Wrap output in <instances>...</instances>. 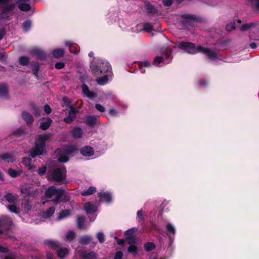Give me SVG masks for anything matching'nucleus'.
<instances>
[{
  "mask_svg": "<svg viewBox=\"0 0 259 259\" xmlns=\"http://www.w3.org/2000/svg\"><path fill=\"white\" fill-rule=\"evenodd\" d=\"M24 133V131L22 128H18L14 132L13 134L16 136H20Z\"/></svg>",
  "mask_w": 259,
  "mask_h": 259,
  "instance_id": "55",
  "label": "nucleus"
},
{
  "mask_svg": "<svg viewBox=\"0 0 259 259\" xmlns=\"http://www.w3.org/2000/svg\"><path fill=\"white\" fill-rule=\"evenodd\" d=\"M52 54L55 58H61L64 55V50L61 48L54 49L52 52Z\"/></svg>",
  "mask_w": 259,
  "mask_h": 259,
  "instance_id": "33",
  "label": "nucleus"
},
{
  "mask_svg": "<svg viewBox=\"0 0 259 259\" xmlns=\"http://www.w3.org/2000/svg\"><path fill=\"white\" fill-rule=\"evenodd\" d=\"M70 135L73 138L79 139L82 138L83 132L80 127L74 126L70 131Z\"/></svg>",
  "mask_w": 259,
  "mask_h": 259,
  "instance_id": "20",
  "label": "nucleus"
},
{
  "mask_svg": "<svg viewBox=\"0 0 259 259\" xmlns=\"http://www.w3.org/2000/svg\"><path fill=\"white\" fill-rule=\"evenodd\" d=\"M97 119L96 117L94 115H90L87 117L85 119V123L90 126H94L96 122Z\"/></svg>",
  "mask_w": 259,
  "mask_h": 259,
  "instance_id": "34",
  "label": "nucleus"
},
{
  "mask_svg": "<svg viewBox=\"0 0 259 259\" xmlns=\"http://www.w3.org/2000/svg\"><path fill=\"white\" fill-rule=\"evenodd\" d=\"M69 249L67 247L60 246L56 250L58 257L60 259H63L68 254Z\"/></svg>",
  "mask_w": 259,
  "mask_h": 259,
  "instance_id": "22",
  "label": "nucleus"
},
{
  "mask_svg": "<svg viewBox=\"0 0 259 259\" xmlns=\"http://www.w3.org/2000/svg\"><path fill=\"white\" fill-rule=\"evenodd\" d=\"M55 207L54 206H51L49 208L45 211L40 213V215L44 219H47L50 218L54 213Z\"/></svg>",
  "mask_w": 259,
  "mask_h": 259,
  "instance_id": "23",
  "label": "nucleus"
},
{
  "mask_svg": "<svg viewBox=\"0 0 259 259\" xmlns=\"http://www.w3.org/2000/svg\"><path fill=\"white\" fill-rule=\"evenodd\" d=\"M171 53V50L169 49L167 47H162L160 51V56H158L154 59L153 64L158 66L161 63L165 64L169 63L172 59Z\"/></svg>",
  "mask_w": 259,
  "mask_h": 259,
  "instance_id": "7",
  "label": "nucleus"
},
{
  "mask_svg": "<svg viewBox=\"0 0 259 259\" xmlns=\"http://www.w3.org/2000/svg\"><path fill=\"white\" fill-rule=\"evenodd\" d=\"M109 113L111 115L113 116H116L118 115V114L117 111L113 108L110 109Z\"/></svg>",
  "mask_w": 259,
  "mask_h": 259,
  "instance_id": "59",
  "label": "nucleus"
},
{
  "mask_svg": "<svg viewBox=\"0 0 259 259\" xmlns=\"http://www.w3.org/2000/svg\"><path fill=\"white\" fill-rule=\"evenodd\" d=\"M31 158L30 157H24L23 159V164L27 167H28L29 170H31L35 168V166L31 165Z\"/></svg>",
  "mask_w": 259,
  "mask_h": 259,
  "instance_id": "37",
  "label": "nucleus"
},
{
  "mask_svg": "<svg viewBox=\"0 0 259 259\" xmlns=\"http://www.w3.org/2000/svg\"><path fill=\"white\" fill-rule=\"evenodd\" d=\"M13 0H0V9L2 11V15L9 14L12 13L16 9V4L19 9L23 12L31 10L32 8L28 3V0H16V3Z\"/></svg>",
  "mask_w": 259,
  "mask_h": 259,
  "instance_id": "3",
  "label": "nucleus"
},
{
  "mask_svg": "<svg viewBox=\"0 0 259 259\" xmlns=\"http://www.w3.org/2000/svg\"><path fill=\"white\" fill-rule=\"evenodd\" d=\"M83 209L87 214H90V215L89 216L90 221H94L96 218L97 216V215L95 214L94 213L97 210V206L88 202L84 204Z\"/></svg>",
  "mask_w": 259,
  "mask_h": 259,
  "instance_id": "9",
  "label": "nucleus"
},
{
  "mask_svg": "<svg viewBox=\"0 0 259 259\" xmlns=\"http://www.w3.org/2000/svg\"><path fill=\"white\" fill-rule=\"evenodd\" d=\"M235 28V23H230L228 24L226 26V30L228 31H231Z\"/></svg>",
  "mask_w": 259,
  "mask_h": 259,
  "instance_id": "54",
  "label": "nucleus"
},
{
  "mask_svg": "<svg viewBox=\"0 0 259 259\" xmlns=\"http://www.w3.org/2000/svg\"><path fill=\"white\" fill-rule=\"evenodd\" d=\"M55 67L57 69H61L65 67V64L62 62H57L55 64Z\"/></svg>",
  "mask_w": 259,
  "mask_h": 259,
  "instance_id": "57",
  "label": "nucleus"
},
{
  "mask_svg": "<svg viewBox=\"0 0 259 259\" xmlns=\"http://www.w3.org/2000/svg\"><path fill=\"white\" fill-rule=\"evenodd\" d=\"M98 196L101 202L110 203L112 201V194L110 192H101L98 193Z\"/></svg>",
  "mask_w": 259,
  "mask_h": 259,
  "instance_id": "16",
  "label": "nucleus"
},
{
  "mask_svg": "<svg viewBox=\"0 0 259 259\" xmlns=\"http://www.w3.org/2000/svg\"><path fill=\"white\" fill-rule=\"evenodd\" d=\"M8 172L9 175L13 178H16L20 175V171H17L12 168L9 169Z\"/></svg>",
  "mask_w": 259,
  "mask_h": 259,
  "instance_id": "48",
  "label": "nucleus"
},
{
  "mask_svg": "<svg viewBox=\"0 0 259 259\" xmlns=\"http://www.w3.org/2000/svg\"><path fill=\"white\" fill-rule=\"evenodd\" d=\"M5 198L9 203H14L17 200L18 196L13 193H7L5 195Z\"/></svg>",
  "mask_w": 259,
  "mask_h": 259,
  "instance_id": "31",
  "label": "nucleus"
},
{
  "mask_svg": "<svg viewBox=\"0 0 259 259\" xmlns=\"http://www.w3.org/2000/svg\"><path fill=\"white\" fill-rule=\"evenodd\" d=\"M76 223L77 227L79 229L82 230L87 228V226L85 224V217L83 215L78 216Z\"/></svg>",
  "mask_w": 259,
  "mask_h": 259,
  "instance_id": "29",
  "label": "nucleus"
},
{
  "mask_svg": "<svg viewBox=\"0 0 259 259\" xmlns=\"http://www.w3.org/2000/svg\"><path fill=\"white\" fill-rule=\"evenodd\" d=\"M96 238L100 243H102L105 241V236L102 232H100L97 233Z\"/></svg>",
  "mask_w": 259,
  "mask_h": 259,
  "instance_id": "49",
  "label": "nucleus"
},
{
  "mask_svg": "<svg viewBox=\"0 0 259 259\" xmlns=\"http://www.w3.org/2000/svg\"><path fill=\"white\" fill-rule=\"evenodd\" d=\"M76 150L75 147L72 145L58 149L56 153L58 161L61 162H67L68 160V156L73 153Z\"/></svg>",
  "mask_w": 259,
  "mask_h": 259,
  "instance_id": "8",
  "label": "nucleus"
},
{
  "mask_svg": "<svg viewBox=\"0 0 259 259\" xmlns=\"http://www.w3.org/2000/svg\"><path fill=\"white\" fill-rule=\"evenodd\" d=\"M139 66L144 67L150 68L151 66V63L147 60H144L139 63Z\"/></svg>",
  "mask_w": 259,
  "mask_h": 259,
  "instance_id": "51",
  "label": "nucleus"
},
{
  "mask_svg": "<svg viewBox=\"0 0 259 259\" xmlns=\"http://www.w3.org/2000/svg\"><path fill=\"white\" fill-rule=\"evenodd\" d=\"M24 208L25 210L29 211L31 209V205L30 204L29 201H27L24 204Z\"/></svg>",
  "mask_w": 259,
  "mask_h": 259,
  "instance_id": "63",
  "label": "nucleus"
},
{
  "mask_svg": "<svg viewBox=\"0 0 259 259\" xmlns=\"http://www.w3.org/2000/svg\"><path fill=\"white\" fill-rule=\"evenodd\" d=\"M31 68L33 74L36 77H38V72L39 71L40 65L37 62H32L31 63Z\"/></svg>",
  "mask_w": 259,
  "mask_h": 259,
  "instance_id": "30",
  "label": "nucleus"
},
{
  "mask_svg": "<svg viewBox=\"0 0 259 259\" xmlns=\"http://www.w3.org/2000/svg\"><path fill=\"white\" fill-rule=\"evenodd\" d=\"M0 98L6 99L9 98L8 86L5 83L0 84Z\"/></svg>",
  "mask_w": 259,
  "mask_h": 259,
  "instance_id": "26",
  "label": "nucleus"
},
{
  "mask_svg": "<svg viewBox=\"0 0 259 259\" xmlns=\"http://www.w3.org/2000/svg\"><path fill=\"white\" fill-rule=\"evenodd\" d=\"M66 170L63 165H57L55 167H50L47 172L48 178L64 184L66 178Z\"/></svg>",
  "mask_w": 259,
  "mask_h": 259,
  "instance_id": "4",
  "label": "nucleus"
},
{
  "mask_svg": "<svg viewBox=\"0 0 259 259\" xmlns=\"http://www.w3.org/2000/svg\"><path fill=\"white\" fill-rule=\"evenodd\" d=\"M31 53L34 56L37 57L39 59H45L47 57L46 53L41 50L38 49H34L31 51Z\"/></svg>",
  "mask_w": 259,
  "mask_h": 259,
  "instance_id": "28",
  "label": "nucleus"
},
{
  "mask_svg": "<svg viewBox=\"0 0 259 259\" xmlns=\"http://www.w3.org/2000/svg\"><path fill=\"white\" fill-rule=\"evenodd\" d=\"M165 229L170 244L174 241L175 236L176 234V229L175 226L170 223H167L165 225Z\"/></svg>",
  "mask_w": 259,
  "mask_h": 259,
  "instance_id": "11",
  "label": "nucleus"
},
{
  "mask_svg": "<svg viewBox=\"0 0 259 259\" xmlns=\"http://www.w3.org/2000/svg\"><path fill=\"white\" fill-rule=\"evenodd\" d=\"M117 15L115 13L110 12L107 15V19L109 23H112L116 20Z\"/></svg>",
  "mask_w": 259,
  "mask_h": 259,
  "instance_id": "40",
  "label": "nucleus"
},
{
  "mask_svg": "<svg viewBox=\"0 0 259 259\" xmlns=\"http://www.w3.org/2000/svg\"><path fill=\"white\" fill-rule=\"evenodd\" d=\"M30 59L26 56H21L19 58V64L23 66H26L28 64Z\"/></svg>",
  "mask_w": 259,
  "mask_h": 259,
  "instance_id": "43",
  "label": "nucleus"
},
{
  "mask_svg": "<svg viewBox=\"0 0 259 259\" xmlns=\"http://www.w3.org/2000/svg\"><path fill=\"white\" fill-rule=\"evenodd\" d=\"M0 252L3 254L0 255V259H16V255L5 247L0 245Z\"/></svg>",
  "mask_w": 259,
  "mask_h": 259,
  "instance_id": "12",
  "label": "nucleus"
},
{
  "mask_svg": "<svg viewBox=\"0 0 259 259\" xmlns=\"http://www.w3.org/2000/svg\"><path fill=\"white\" fill-rule=\"evenodd\" d=\"M32 22L30 20H27L22 23V28L24 32H27L31 28Z\"/></svg>",
  "mask_w": 259,
  "mask_h": 259,
  "instance_id": "42",
  "label": "nucleus"
},
{
  "mask_svg": "<svg viewBox=\"0 0 259 259\" xmlns=\"http://www.w3.org/2000/svg\"><path fill=\"white\" fill-rule=\"evenodd\" d=\"M144 8L149 16L155 17L157 16L158 11L157 9L150 3L145 4Z\"/></svg>",
  "mask_w": 259,
  "mask_h": 259,
  "instance_id": "17",
  "label": "nucleus"
},
{
  "mask_svg": "<svg viewBox=\"0 0 259 259\" xmlns=\"http://www.w3.org/2000/svg\"><path fill=\"white\" fill-rule=\"evenodd\" d=\"M142 26L143 31L146 32H150L153 29L152 24L148 22L144 23Z\"/></svg>",
  "mask_w": 259,
  "mask_h": 259,
  "instance_id": "44",
  "label": "nucleus"
},
{
  "mask_svg": "<svg viewBox=\"0 0 259 259\" xmlns=\"http://www.w3.org/2000/svg\"><path fill=\"white\" fill-rule=\"evenodd\" d=\"M82 90L84 95L90 99H93L97 96V94L90 91L89 87L85 84L81 86Z\"/></svg>",
  "mask_w": 259,
  "mask_h": 259,
  "instance_id": "21",
  "label": "nucleus"
},
{
  "mask_svg": "<svg viewBox=\"0 0 259 259\" xmlns=\"http://www.w3.org/2000/svg\"><path fill=\"white\" fill-rule=\"evenodd\" d=\"M80 153L83 156L89 158L94 156L95 151L92 147L86 145L80 149Z\"/></svg>",
  "mask_w": 259,
  "mask_h": 259,
  "instance_id": "13",
  "label": "nucleus"
},
{
  "mask_svg": "<svg viewBox=\"0 0 259 259\" xmlns=\"http://www.w3.org/2000/svg\"><path fill=\"white\" fill-rule=\"evenodd\" d=\"M137 216H138V218L139 219V221H143L144 220V218H143V211H142V210H139L137 211Z\"/></svg>",
  "mask_w": 259,
  "mask_h": 259,
  "instance_id": "61",
  "label": "nucleus"
},
{
  "mask_svg": "<svg viewBox=\"0 0 259 259\" xmlns=\"http://www.w3.org/2000/svg\"><path fill=\"white\" fill-rule=\"evenodd\" d=\"M69 51L70 53L74 54H77L78 53V50L76 46H74L73 45L70 47Z\"/></svg>",
  "mask_w": 259,
  "mask_h": 259,
  "instance_id": "56",
  "label": "nucleus"
},
{
  "mask_svg": "<svg viewBox=\"0 0 259 259\" xmlns=\"http://www.w3.org/2000/svg\"><path fill=\"white\" fill-rule=\"evenodd\" d=\"M96 191V188L95 187L91 186L87 190L82 191L80 194L82 196H89L93 194Z\"/></svg>",
  "mask_w": 259,
  "mask_h": 259,
  "instance_id": "36",
  "label": "nucleus"
},
{
  "mask_svg": "<svg viewBox=\"0 0 259 259\" xmlns=\"http://www.w3.org/2000/svg\"><path fill=\"white\" fill-rule=\"evenodd\" d=\"M95 108L100 112H104L105 111V108L100 104H96L95 106Z\"/></svg>",
  "mask_w": 259,
  "mask_h": 259,
  "instance_id": "52",
  "label": "nucleus"
},
{
  "mask_svg": "<svg viewBox=\"0 0 259 259\" xmlns=\"http://www.w3.org/2000/svg\"><path fill=\"white\" fill-rule=\"evenodd\" d=\"M7 208L11 212H14V213H16V214H18L19 213V209L18 208L14 205H7Z\"/></svg>",
  "mask_w": 259,
  "mask_h": 259,
  "instance_id": "47",
  "label": "nucleus"
},
{
  "mask_svg": "<svg viewBox=\"0 0 259 259\" xmlns=\"http://www.w3.org/2000/svg\"><path fill=\"white\" fill-rule=\"evenodd\" d=\"M88 56L93 58L90 63V69L93 74L97 76V83L100 85H105L112 79L113 76L110 64L103 58L94 57V53L93 52H90Z\"/></svg>",
  "mask_w": 259,
  "mask_h": 259,
  "instance_id": "1",
  "label": "nucleus"
},
{
  "mask_svg": "<svg viewBox=\"0 0 259 259\" xmlns=\"http://www.w3.org/2000/svg\"><path fill=\"white\" fill-rule=\"evenodd\" d=\"M78 112V110L76 108L71 107L68 113L67 117L64 118L63 121L68 124L71 123L76 118V114Z\"/></svg>",
  "mask_w": 259,
  "mask_h": 259,
  "instance_id": "14",
  "label": "nucleus"
},
{
  "mask_svg": "<svg viewBox=\"0 0 259 259\" xmlns=\"http://www.w3.org/2000/svg\"><path fill=\"white\" fill-rule=\"evenodd\" d=\"M247 2L252 6L254 10L259 11V0H247Z\"/></svg>",
  "mask_w": 259,
  "mask_h": 259,
  "instance_id": "39",
  "label": "nucleus"
},
{
  "mask_svg": "<svg viewBox=\"0 0 259 259\" xmlns=\"http://www.w3.org/2000/svg\"><path fill=\"white\" fill-rule=\"evenodd\" d=\"M70 214V211L64 210L60 212L57 217V220L60 221L68 217Z\"/></svg>",
  "mask_w": 259,
  "mask_h": 259,
  "instance_id": "38",
  "label": "nucleus"
},
{
  "mask_svg": "<svg viewBox=\"0 0 259 259\" xmlns=\"http://www.w3.org/2000/svg\"><path fill=\"white\" fill-rule=\"evenodd\" d=\"M44 111L46 114H49L51 112L52 109L49 105L46 104L44 106Z\"/></svg>",
  "mask_w": 259,
  "mask_h": 259,
  "instance_id": "60",
  "label": "nucleus"
},
{
  "mask_svg": "<svg viewBox=\"0 0 259 259\" xmlns=\"http://www.w3.org/2000/svg\"><path fill=\"white\" fill-rule=\"evenodd\" d=\"M180 49L189 54H195L198 53L205 55L209 60L216 61L221 60V57L215 50H211L200 45L195 46L194 44L189 41H177L173 47Z\"/></svg>",
  "mask_w": 259,
  "mask_h": 259,
  "instance_id": "2",
  "label": "nucleus"
},
{
  "mask_svg": "<svg viewBox=\"0 0 259 259\" xmlns=\"http://www.w3.org/2000/svg\"><path fill=\"white\" fill-rule=\"evenodd\" d=\"M255 24L253 23H245L243 24L241 27L240 30L241 31H245L249 30L250 28L254 26Z\"/></svg>",
  "mask_w": 259,
  "mask_h": 259,
  "instance_id": "46",
  "label": "nucleus"
},
{
  "mask_svg": "<svg viewBox=\"0 0 259 259\" xmlns=\"http://www.w3.org/2000/svg\"><path fill=\"white\" fill-rule=\"evenodd\" d=\"M12 225L13 221L10 217L7 215H3L0 218V227L8 229Z\"/></svg>",
  "mask_w": 259,
  "mask_h": 259,
  "instance_id": "15",
  "label": "nucleus"
},
{
  "mask_svg": "<svg viewBox=\"0 0 259 259\" xmlns=\"http://www.w3.org/2000/svg\"><path fill=\"white\" fill-rule=\"evenodd\" d=\"M182 19L186 20V23H190L191 21L196 20V16L190 14H183L181 15Z\"/></svg>",
  "mask_w": 259,
  "mask_h": 259,
  "instance_id": "41",
  "label": "nucleus"
},
{
  "mask_svg": "<svg viewBox=\"0 0 259 259\" xmlns=\"http://www.w3.org/2000/svg\"><path fill=\"white\" fill-rule=\"evenodd\" d=\"M45 196L47 198H54L47 202H52L55 204H57L61 201H66L67 199L63 200V197H65V191L62 188H57L54 186L49 187L46 190Z\"/></svg>",
  "mask_w": 259,
  "mask_h": 259,
  "instance_id": "5",
  "label": "nucleus"
},
{
  "mask_svg": "<svg viewBox=\"0 0 259 259\" xmlns=\"http://www.w3.org/2000/svg\"><path fill=\"white\" fill-rule=\"evenodd\" d=\"M93 238L90 235H84L80 237L79 242L82 245H88L93 243Z\"/></svg>",
  "mask_w": 259,
  "mask_h": 259,
  "instance_id": "24",
  "label": "nucleus"
},
{
  "mask_svg": "<svg viewBox=\"0 0 259 259\" xmlns=\"http://www.w3.org/2000/svg\"><path fill=\"white\" fill-rule=\"evenodd\" d=\"M47 135H39L36 140L35 146L31 150L30 155L32 158L42 155L46 149V141L48 140Z\"/></svg>",
  "mask_w": 259,
  "mask_h": 259,
  "instance_id": "6",
  "label": "nucleus"
},
{
  "mask_svg": "<svg viewBox=\"0 0 259 259\" xmlns=\"http://www.w3.org/2000/svg\"><path fill=\"white\" fill-rule=\"evenodd\" d=\"M47 171V167L45 166H43L38 169V174L40 176L44 175Z\"/></svg>",
  "mask_w": 259,
  "mask_h": 259,
  "instance_id": "53",
  "label": "nucleus"
},
{
  "mask_svg": "<svg viewBox=\"0 0 259 259\" xmlns=\"http://www.w3.org/2000/svg\"><path fill=\"white\" fill-rule=\"evenodd\" d=\"M136 230L135 228H132L126 230L124 233V236L128 243H133L135 240L134 233Z\"/></svg>",
  "mask_w": 259,
  "mask_h": 259,
  "instance_id": "19",
  "label": "nucleus"
},
{
  "mask_svg": "<svg viewBox=\"0 0 259 259\" xmlns=\"http://www.w3.org/2000/svg\"><path fill=\"white\" fill-rule=\"evenodd\" d=\"M76 252L81 259H96L98 257V254L93 251L78 249L76 250Z\"/></svg>",
  "mask_w": 259,
  "mask_h": 259,
  "instance_id": "10",
  "label": "nucleus"
},
{
  "mask_svg": "<svg viewBox=\"0 0 259 259\" xmlns=\"http://www.w3.org/2000/svg\"><path fill=\"white\" fill-rule=\"evenodd\" d=\"M44 243L46 245L49 246L52 249H57L58 247H59L60 246L59 245V243L58 241H54L52 240H46L44 241Z\"/></svg>",
  "mask_w": 259,
  "mask_h": 259,
  "instance_id": "32",
  "label": "nucleus"
},
{
  "mask_svg": "<svg viewBox=\"0 0 259 259\" xmlns=\"http://www.w3.org/2000/svg\"><path fill=\"white\" fill-rule=\"evenodd\" d=\"M127 250L129 252L133 253L134 255L137 254V248L134 244H131Z\"/></svg>",
  "mask_w": 259,
  "mask_h": 259,
  "instance_id": "50",
  "label": "nucleus"
},
{
  "mask_svg": "<svg viewBox=\"0 0 259 259\" xmlns=\"http://www.w3.org/2000/svg\"><path fill=\"white\" fill-rule=\"evenodd\" d=\"M76 234L73 231L70 230L66 234L65 240L67 241L71 242L76 237Z\"/></svg>",
  "mask_w": 259,
  "mask_h": 259,
  "instance_id": "35",
  "label": "nucleus"
},
{
  "mask_svg": "<svg viewBox=\"0 0 259 259\" xmlns=\"http://www.w3.org/2000/svg\"><path fill=\"white\" fill-rule=\"evenodd\" d=\"M73 45H74V42L73 40H66L64 42L65 46L69 48Z\"/></svg>",
  "mask_w": 259,
  "mask_h": 259,
  "instance_id": "62",
  "label": "nucleus"
},
{
  "mask_svg": "<svg viewBox=\"0 0 259 259\" xmlns=\"http://www.w3.org/2000/svg\"><path fill=\"white\" fill-rule=\"evenodd\" d=\"M16 157L14 153H4L0 155V160H3L6 162H14L16 161Z\"/></svg>",
  "mask_w": 259,
  "mask_h": 259,
  "instance_id": "18",
  "label": "nucleus"
},
{
  "mask_svg": "<svg viewBox=\"0 0 259 259\" xmlns=\"http://www.w3.org/2000/svg\"><path fill=\"white\" fill-rule=\"evenodd\" d=\"M53 121L50 117L43 118L40 123V128L42 130H46L50 126Z\"/></svg>",
  "mask_w": 259,
  "mask_h": 259,
  "instance_id": "25",
  "label": "nucleus"
},
{
  "mask_svg": "<svg viewBox=\"0 0 259 259\" xmlns=\"http://www.w3.org/2000/svg\"><path fill=\"white\" fill-rule=\"evenodd\" d=\"M219 0H214V1L209 2L207 3V5L211 7H215L219 5L218 4Z\"/></svg>",
  "mask_w": 259,
  "mask_h": 259,
  "instance_id": "64",
  "label": "nucleus"
},
{
  "mask_svg": "<svg viewBox=\"0 0 259 259\" xmlns=\"http://www.w3.org/2000/svg\"><path fill=\"white\" fill-rule=\"evenodd\" d=\"M155 245L153 242H148L144 245V249L146 251H150L154 249Z\"/></svg>",
  "mask_w": 259,
  "mask_h": 259,
  "instance_id": "45",
  "label": "nucleus"
},
{
  "mask_svg": "<svg viewBox=\"0 0 259 259\" xmlns=\"http://www.w3.org/2000/svg\"><path fill=\"white\" fill-rule=\"evenodd\" d=\"M122 252L121 251H118L116 252L113 259H122Z\"/></svg>",
  "mask_w": 259,
  "mask_h": 259,
  "instance_id": "58",
  "label": "nucleus"
},
{
  "mask_svg": "<svg viewBox=\"0 0 259 259\" xmlns=\"http://www.w3.org/2000/svg\"><path fill=\"white\" fill-rule=\"evenodd\" d=\"M22 117L28 125H31L33 122L32 116L27 112L23 111L22 113Z\"/></svg>",
  "mask_w": 259,
  "mask_h": 259,
  "instance_id": "27",
  "label": "nucleus"
}]
</instances>
